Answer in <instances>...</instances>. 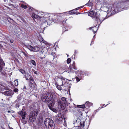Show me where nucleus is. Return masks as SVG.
<instances>
[{
	"mask_svg": "<svg viewBox=\"0 0 129 129\" xmlns=\"http://www.w3.org/2000/svg\"><path fill=\"white\" fill-rule=\"evenodd\" d=\"M104 9H106V10L102 13L104 19L102 21L109 17L106 16L107 15H112L119 12L129 9V0H125L121 3H115L114 4L109 5L108 7H104Z\"/></svg>",
	"mask_w": 129,
	"mask_h": 129,
	"instance_id": "obj_1",
	"label": "nucleus"
},
{
	"mask_svg": "<svg viewBox=\"0 0 129 129\" xmlns=\"http://www.w3.org/2000/svg\"><path fill=\"white\" fill-rule=\"evenodd\" d=\"M58 95L56 93H49L47 94H44L42 97V101L48 103L49 108L53 112H55L56 110L53 108L55 104L58 101Z\"/></svg>",
	"mask_w": 129,
	"mask_h": 129,
	"instance_id": "obj_2",
	"label": "nucleus"
},
{
	"mask_svg": "<svg viewBox=\"0 0 129 129\" xmlns=\"http://www.w3.org/2000/svg\"><path fill=\"white\" fill-rule=\"evenodd\" d=\"M31 111L29 116V120L31 122H33L38 114L37 110L36 109L35 107H31L30 108Z\"/></svg>",
	"mask_w": 129,
	"mask_h": 129,
	"instance_id": "obj_3",
	"label": "nucleus"
},
{
	"mask_svg": "<svg viewBox=\"0 0 129 129\" xmlns=\"http://www.w3.org/2000/svg\"><path fill=\"white\" fill-rule=\"evenodd\" d=\"M44 123L46 127L49 129H53L55 127V124L53 121L50 118H46Z\"/></svg>",
	"mask_w": 129,
	"mask_h": 129,
	"instance_id": "obj_4",
	"label": "nucleus"
},
{
	"mask_svg": "<svg viewBox=\"0 0 129 129\" xmlns=\"http://www.w3.org/2000/svg\"><path fill=\"white\" fill-rule=\"evenodd\" d=\"M88 14V16L91 17H93V18L95 19V20L97 22V24H99L100 22V24L102 22V20L104 19V18L103 17V16L102 15V13L101 14H99V15H100V16H99V18H98L96 15H94V12L93 11L90 12Z\"/></svg>",
	"mask_w": 129,
	"mask_h": 129,
	"instance_id": "obj_5",
	"label": "nucleus"
},
{
	"mask_svg": "<svg viewBox=\"0 0 129 129\" xmlns=\"http://www.w3.org/2000/svg\"><path fill=\"white\" fill-rule=\"evenodd\" d=\"M65 79L63 77H61V80L62 81V84L61 85H59L55 84V85L57 88L59 90H61L66 91L67 90L68 87L66 86L67 85L68 83L65 82Z\"/></svg>",
	"mask_w": 129,
	"mask_h": 129,
	"instance_id": "obj_6",
	"label": "nucleus"
},
{
	"mask_svg": "<svg viewBox=\"0 0 129 129\" xmlns=\"http://www.w3.org/2000/svg\"><path fill=\"white\" fill-rule=\"evenodd\" d=\"M50 14L47 13H41V18H43L44 19L45 21H43V23L42 24L43 25L44 24H47L48 23L47 21L48 20L49 17H50Z\"/></svg>",
	"mask_w": 129,
	"mask_h": 129,
	"instance_id": "obj_7",
	"label": "nucleus"
},
{
	"mask_svg": "<svg viewBox=\"0 0 129 129\" xmlns=\"http://www.w3.org/2000/svg\"><path fill=\"white\" fill-rule=\"evenodd\" d=\"M26 46L30 51L33 52H37L39 49L37 46L33 47L27 44Z\"/></svg>",
	"mask_w": 129,
	"mask_h": 129,
	"instance_id": "obj_8",
	"label": "nucleus"
},
{
	"mask_svg": "<svg viewBox=\"0 0 129 129\" xmlns=\"http://www.w3.org/2000/svg\"><path fill=\"white\" fill-rule=\"evenodd\" d=\"M18 113L22 117V119L21 120L22 122L23 123L26 124V121L24 120L26 115V113L25 111L22 110L21 111L19 112Z\"/></svg>",
	"mask_w": 129,
	"mask_h": 129,
	"instance_id": "obj_9",
	"label": "nucleus"
},
{
	"mask_svg": "<svg viewBox=\"0 0 129 129\" xmlns=\"http://www.w3.org/2000/svg\"><path fill=\"white\" fill-rule=\"evenodd\" d=\"M19 71L24 75L26 80H29L30 76L27 72H26L22 69H20L19 70Z\"/></svg>",
	"mask_w": 129,
	"mask_h": 129,
	"instance_id": "obj_10",
	"label": "nucleus"
},
{
	"mask_svg": "<svg viewBox=\"0 0 129 129\" xmlns=\"http://www.w3.org/2000/svg\"><path fill=\"white\" fill-rule=\"evenodd\" d=\"M50 47L49 44L46 45L42 49L41 52L42 54H45L47 53L48 51V48Z\"/></svg>",
	"mask_w": 129,
	"mask_h": 129,
	"instance_id": "obj_11",
	"label": "nucleus"
},
{
	"mask_svg": "<svg viewBox=\"0 0 129 129\" xmlns=\"http://www.w3.org/2000/svg\"><path fill=\"white\" fill-rule=\"evenodd\" d=\"M24 98L21 95H19L18 96L16 101L19 103L23 104L24 103Z\"/></svg>",
	"mask_w": 129,
	"mask_h": 129,
	"instance_id": "obj_12",
	"label": "nucleus"
},
{
	"mask_svg": "<svg viewBox=\"0 0 129 129\" xmlns=\"http://www.w3.org/2000/svg\"><path fill=\"white\" fill-rule=\"evenodd\" d=\"M61 100L62 101H59L58 102V105L60 106L61 105H63V104H65L66 102V98L63 97L61 98Z\"/></svg>",
	"mask_w": 129,
	"mask_h": 129,
	"instance_id": "obj_13",
	"label": "nucleus"
},
{
	"mask_svg": "<svg viewBox=\"0 0 129 129\" xmlns=\"http://www.w3.org/2000/svg\"><path fill=\"white\" fill-rule=\"evenodd\" d=\"M5 65V63L3 59L0 57V71H2L3 68Z\"/></svg>",
	"mask_w": 129,
	"mask_h": 129,
	"instance_id": "obj_14",
	"label": "nucleus"
},
{
	"mask_svg": "<svg viewBox=\"0 0 129 129\" xmlns=\"http://www.w3.org/2000/svg\"><path fill=\"white\" fill-rule=\"evenodd\" d=\"M41 13H38V15H37L35 13H33L32 15V17L33 18L35 19L38 18L41 19Z\"/></svg>",
	"mask_w": 129,
	"mask_h": 129,
	"instance_id": "obj_15",
	"label": "nucleus"
},
{
	"mask_svg": "<svg viewBox=\"0 0 129 129\" xmlns=\"http://www.w3.org/2000/svg\"><path fill=\"white\" fill-rule=\"evenodd\" d=\"M12 91L7 90L3 92V93L6 95L11 96L12 94Z\"/></svg>",
	"mask_w": 129,
	"mask_h": 129,
	"instance_id": "obj_16",
	"label": "nucleus"
},
{
	"mask_svg": "<svg viewBox=\"0 0 129 129\" xmlns=\"http://www.w3.org/2000/svg\"><path fill=\"white\" fill-rule=\"evenodd\" d=\"M74 10H72L69 11V12H64L62 13L61 14L62 15H67L69 14H75V12L73 11Z\"/></svg>",
	"mask_w": 129,
	"mask_h": 129,
	"instance_id": "obj_17",
	"label": "nucleus"
},
{
	"mask_svg": "<svg viewBox=\"0 0 129 129\" xmlns=\"http://www.w3.org/2000/svg\"><path fill=\"white\" fill-rule=\"evenodd\" d=\"M54 120L57 123H59L60 120H61V118H60L59 117L55 116L53 117Z\"/></svg>",
	"mask_w": 129,
	"mask_h": 129,
	"instance_id": "obj_18",
	"label": "nucleus"
},
{
	"mask_svg": "<svg viewBox=\"0 0 129 129\" xmlns=\"http://www.w3.org/2000/svg\"><path fill=\"white\" fill-rule=\"evenodd\" d=\"M93 105L92 103L88 101L86 102L85 104V106L88 107L92 106Z\"/></svg>",
	"mask_w": 129,
	"mask_h": 129,
	"instance_id": "obj_19",
	"label": "nucleus"
},
{
	"mask_svg": "<svg viewBox=\"0 0 129 129\" xmlns=\"http://www.w3.org/2000/svg\"><path fill=\"white\" fill-rule=\"evenodd\" d=\"M84 71H80L79 72V74H80V76L79 75V76L80 77V78H82L84 76Z\"/></svg>",
	"mask_w": 129,
	"mask_h": 129,
	"instance_id": "obj_20",
	"label": "nucleus"
},
{
	"mask_svg": "<svg viewBox=\"0 0 129 129\" xmlns=\"http://www.w3.org/2000/svg\"><path fill=\"white\" fill-rule=\"evenodd\" d=\"M90 29H91L94 32V33H95L97 31L98 29H97L96 27V26L93 27H90Z\"/></svg>",
	"mask_w": 129,
	"mask_h": 129,
	"instance_id": "obj_21",
	"label": "nucleus"
},
{
	"mask_svg": "<svg viewBox=\"0 0 129 129\" xmlns=\"http://www.w3.org/2000/svg\"><path fill=\"white\" fill-rule=\"evenodd\" d=\"M39 39L40 42H41L43 43L46 44H47V43L46 41H45V40H44L41 37Z\"/></svg>",
	"mask_w": 129,
	"mask_h": 129,
	"instance_id": "obj_22",
	"label": "nucleus"
},
{
	"mask_svg": "<svg viewBox=\"0 0 129 129\" xmlns=\"http://www.w3.org/2000/svg\"><path fill=\"white\" fill-rule=\"evenodd\" d=\"M48 52L49 54H50L51 53H52V48H50V47L48 48Z\"/></svg>",
	"mask_w": 129,
	"mask_h": 129,
	"instance_id": "obj_23",
	"label": "nucleus"
},
{
	"mask_svg": "<svg viewBox=\"0 0 129 129\" xmlns=\"http://www.w3.org/2000/svg\"><path fill=\"white\" fill-rule=\"evenodd\" d=\"M30 62L35 66H36V64L35 61L33 60H31L30 61Z\"/></svg>",
	"mask_w": 129,
	"mask_h": 129,
	"instance_id": "obj_24",
	"label": "nucleus"
},
{
	"mask_svg": "<svg viewBox=\"0 0 129 129\" xmlns=\"http://www.w3.org/2000/svg\"><path fill=\"white\" fill-rule=\"evenodd\" d=\"M34 9L32 7L29 8L28 10V12L30 13H31V12L32 11H33Z\"/></svg>",
	"mask_w": 129,
	"mask_h": 129,
	"instance_id": "obj_25",
	"label": "nucleus"
},
{
	"mask_svg": "<svg viewBox=\"0 0 129 129\" xmlns=\"http://www.w3.org/2000/svg\"><path fill=\"white\" fill-rule=\"evenodd\" d=\"M5 44V43L4 42H0V47H3Z\"/></svg>",
	"mask_w": 129,
	"mask_h": 129,
	"instance_id": "obj_26",
	"label": "nucleus"
},
{
	"mask_svg": "<svg viewBox=\"0 0 129 129\" xmlns=\"http://www.w3.org/2000/svg\"><path fill=\"white\" fill-rule=\"evenodd\" d=\"M87 5L88 6H91L93 5V3L92 2L89 1L87 4Z\"/></svg>",
	"mask_w": 129,
	"mask_h": 129,
	"instance_id": "obj_27",
	"label": "nucleus"
},
{
	"mask_svg": "<svg viewBox=\"0 0 129 129\" xmlns=\"http://www.w3.org/2000/svg\"><path fill=\"white\" fill-rule=\"evenodd\" d=\"M18 80H15L14 81V82L15 83V86H17L18 85Z\"/></svg>",
	"mask_w": 129,
	"mask_h": 129,
	"instance_id": "obj_28",
	"label": "nucleus"
},
{
	"mask_svg": "<svg viewBox=\"0 0 129 129\" xmlns=\"http://www.w3.org/2000/svg\"><path fill=\"white\" fill-rule=\"evenodd\" d=\"M7 20L10 23L12 22L13 21V20L10 17L8 18Z\"/></svg>",
	"mask_w": 129,
	"mask_h": 129,
	"instance_id": "obj_29",
	"label": "nucleus"
},
{
	"mask_svg": "<svg viewBox=\"0 0 129 129\" xmlns=\"http://www.w3.org/2000/svg\"><path fill=\"white\" fill-rule=\"evenodd\" d=\"M29 86L31 88H33L34 87L35 85V86L34 84H33V83H30V84Z\"/></svg>",
	"mask_w": 129,
	"mask_h": 129,
	"instance_id": "obj_30",
	"label": "nucleus"
},
{
	"mask_svg": "<svg viewBox=\"0 0 129 129\" xmlns=\"http://www.w3.org/2000/svg\"><path fill=\"white\" fill-rule=\"evenodd\" d=\"M89 74V73L87 71H85L84 72V76H85L86 75L88 76Z\"/></svg>",
	"mask_w": 129,
	"mask_h": 129,
	"instance_id": "obj_31",
	"label": "nucleus"
},
{
	"mask_svg": "<svg viewBox=\"0 0 129 129\" xmlns=\"http://www.w3.org/2000/svg\"><path fill=\"white\" fill-rule=\"evenodd\" d=\"M50 17H49L48 18V19L49 20H51L53 19V15L50 14Z\"/></svg>",
	"mask_w": 129,
	"mask_h": 129,
	"instance_id": "obj_32",
	"label": "nucleus"
},
{
	"mask_svg": "<svg viewBox=\"0 0 129 129\" xmlns=\"http://www.w3.org/2000/svg\"><path fill=\"white\" fill-rule=\"evenodd\" d=\"M72 66L73 68L75 69H76V67L75 66V62L74 61L73 63L72 64Z\"/></svg>",
	"mask_w": 129,
	"mask_h": 129,
	"instance_id": "obj_33",
	"label": "nucleus"
},
{
	"mask_svg": "<svg viewBox=\"0 0 129 129\" xmlns=\"http://www.w3.org/2000/svg\"><path fill=\"white\" fill-rule=\"evenodd\" d=\"M71 61V59L70 58H68L67 60V63L68 64H69L70 62Z\"/></svg>",
	"mask_w": 129,
	"mask_h": 129,
	"instance_id": "obj_34",
	"label": "nucleus"
},
{
	"mask_svg": "<svg viewBox=\"0 0 129 129\" xmlns=\"http://www.w3.org/2000/svg\"><path fill=\"white\" fill-rule=\"evenodd\" d=\"M21 7L23 8H24V9H26L27 8V7L26 5H21Z\"/></svg>",
	"mask_w": 129,
	"mask_h": 129,
	"instance_id": "obj_35",
	"label": "nucleus"
},
{
	"mask_svg": "<svg viewBox=\"0 0 129 129\" xmlns=\"http://www.w3.org/2000/svg\"><path fill=\"white\" fill-rule=\"evenodd\" d=\"M76 80L77 81V82H78L79 81H80V79L78 77H76Z\"/></svg>",
	"mask_w": 129,
	"mask_h": 129,
	"instance_id": "obj_36",
	"label": "nucleus"
},
{
	"mask_svg": "<svg viewBox=\"0 0 129 129\" xmlns=\"http://www.w3.org/2000/svg\"><path fill=\"white\" fill-rule=\"evenodd\" d=\"M79 119L77 118V119H74V122H75L76 121V122H79Z\"/></svg>",
	"mask_w": 129,
	"mask_h": 129,
	"instance_id": "obj_37",
	"label": "nucleus"
},
{
	"mask_svg": "<svg viewBox=\"0 0 129 129\" xmlns=\"http://www.w3.org/2000/svg\"><path fill=\"white\" fill-rule=\"evenodd\" d=\"M69 70H70V72H68V73H69L70 72H73V73L74 72V71H73V70L71 68H69Z\"/></svg>",
	"mask_w": 129,
	"mask_h": 129,
	"instance_id": "obj_38",
	"label": "nucleus"
},
{
	"mask_svg": "<svg viewBox=\"0 0 129 129\" xmlns=\"http://www.w3.org/2000/svg\"><path fill=\"white\" fill-rule=\"evenodd\" d=\"M0 75L2 76L4 75V73L3 71H0Z\"/></svg>",
	"mask_w": 129,
	"mask_h": 129,
	"instance_id": "obj_39",
	"label": "nucleus"
},
{
	"mask_svg": "<svg viewBox=\"0 0 129 129\" xmlns=\"http://www.w3.org/2000/svg\"><path fill=\"white\" fill-rule=\"evenodd\" d=\"M85 106V105H82L80 106V108H83L84 109V108Z\"/></svg>",
	"mask_w": 129,
	"mask_h": 129,
	"instance_id": "obj_40",
	"label": "nucleus"
},
{
	"mask_svg": "<svg viewBox=\"0 0 129 129\" xmlns=\"http://www.w3.org/2000/svg\"><path fill=\"white\" fill-rule=\"evenodd\" d=\"M53 60L54 61H55V62H53L54 63V64L56 63V62H57L56 58H54Z\"/></svg>",
	"mask_w": 129,
	"mask_h": 129,
	"instance_id": "obj_41",
	"label": "nucleus"
},
{
	"mask_svg": "<svg viewBox=\"0 0 129 129\" xmlns=\"http://www.w3.org/2000/svg\"><path fill=\"white\" fill-rule=\"evenodd\" d=\"M74 54H75V55H74V58L75 57V54H76V53H77V52L76 50H75L74 51Z\"/></svg>",
	"mask_w": 129,
	"mask_h": 129,
	"instance_id": "obj_42",
	"label": "nucleus"
},
{
	"mask_svg": "<svg viewBox=\"0 0 129 129\" xmlns=\"http://www.w3.org/2000/svg\"><path fill=\"white\" fill-rule=\"evenodd\" d=\"M9 41H10V42L11 43H13L14 42V40H13L9 39Z\"/></svg>",
	"mask_w": 129,
	"mask_h": 129,
	"instance_id": "obj_43",
	"label": "nucleus"
},
{
	"mask_svg": "<svg viewBox=\"0 0 129 129\" xmlns=\"http://www.w3.org/2000/svg\"><path fill=\"white\" fill-rule=\"evenodd\" d=\"M18 89H14V91L15 92H16L18 91Z\"/></svg>",
	"mask_w": 129,
	"mask_h": 129,
	"instance_id": "obj_44",
	"label": "nucleus"
},
{
	"mask_svg": "<svg viewBox=\"0 0 129 129\" xmlns=\"http://www.w3.org/2000/svg\"><path fill=\"white\" fill-rule=\"evenodd\" d=\"M46 57V55H44L43 57H42L40 58L41 59H43L44 58H45Z\"/></svg>",
	"mask_w": 129,
	"mask_h": 129,
	"instance_id": "obj_45",
	"label": "nucleus"
},
{
	"mask_svg": "<svg viewBox=\"0 0 129 129\" xmlns=\"http://www.w3.org/2000/svg\"><path fill=\"white\" fill-rule=\"evenodd\" d=\"M38 72H37V71H35L34 73L35 74H36L37 75H38Z\"/></svg>",
	"mask_w": 129,
	"mask_h": 129,
	"instance_id": "obj_46",
	"label": "nucleus"
},
{
	"mask_svg": "<svg viewBox=\"0 0 129 129\" xmlns=\"http://www.w3.org/2000/svg\"><path fill=\"white\" fill-rule=\"evenodd\" d=\"M16 108H19V105L18 104L16 105Z\"/></svg>",
	"mask_w": 129,
	"mask_h": 129,
	"instance_id": "obj_47",
	"label": "nucleus"
},
{
	"mask_svg": "<svg viewBox=\"0 0 129 129\" xmlns=\"http://www.w3.org/2000/svg\"><path fill=\"white\" fill-rule=\"evenodd\" d=\"M79 7H78V8H76L75 9H74V10H78V9H79Z\"/></svg>",
	"mask_w": 129,
	"mask_h": 129,
	"instance_id": "obj_48",
	"label": "nucleus"
},
{
	"mask_svg": "<svg viewBox=\"0 0 129 129\" xmlns=\"http://www.w3.org/2000/svg\"><path fill=\"white\" fill-rule=\"evenodd\" d=\"M29 78H30V81H33V79L31 77H30V76L29 77Z\"/></svg>",
	"mask_w": 129,
	"mask_h": 129,
	"instance_id": "obj_49",
	"label": "nucleus"
},
{
	"mask_svg": "<svg viewBox=\"0 0 129 129\" xmlns=\"http://www.w3.org/2000/svg\"><path fill=\"white\" fill-rule=\"evenodd\" d=\"M66 21H63L62 22V23L63 24H64V23H66Z\"/></svg>",
	"mask_w": 129,
	"mask_h": 129,
	"instance_id": "obj_50",
	"label": "nucleus"
},
{
	"mask_svg": "<svg viewBox=\"0 0 129 129\" xmlns=\"http://www.w3.org/2000/svg\"><path fill=\"white\" fill-rule=\"evenodd\" d=\"M7 112H8V113H11V111H10L9 110V111H7Z\"/></svg>",
	"mask_w": 129,
	"mask_h": 129,
	"instance_id": "obj_51",
	"label": "nucleus"
},
{
	"mask_svg": "<svg viewBox=\"0 0 129 129\" xmlns=\"http://www.w3.org/2000/svg\"><path fill=\"white\" fill-rule=\"evenodd\" d=\"M83 7H84V6H81V7H79V8H82Z\"/></svg>",
	"mask_w": 129,
	"mask_h": 129,
	"instance_id": "obj_52",
	"label": "nucleus"
},
{
	"mask_svg": "<svg viewBox=\"0 0 129 129\" xmlns=\"http://www.w3.org/2000/svg\"><path fill=\"white\" fill-rule=\"evenodd\" d=\"M93 41H91V44H90V45H91L92 44V43H93Z\"/></svg>",
	"mask_w": 129,
	"mask_h": 129,
	"instance_id": "obj_53",
	"label": "nucleus"
},
{
	"mask_svg": "<svg viewBox=\"0 0 129 129\" xmlns=\"http://www.w3.org/2000/svg\"><path fill=\"white\" fill-rule=\"evenodd\" d=\"M89 1L90 2H92L93 1V0H90Z\"/></svg>",
	"mask_w": 129,
	"mask_h": 129,
	"instance_id": "obj_54",
	"label": "nucleus"
},
{
	"mask_svg": "<svg viewBox=\"0 0 129 129\" xmlns=\"http://www.w3.org/2000/svg\"><path fill=\"white\" fill-rule=\"evenodd\" d=\"M23 88L24 89H26V87L25 86H24Z\"/></svg>",
	"mask_w": 129,
	"mask_h": 129,
	"instance_id": "obj_55",
	"label": "nucleus"
},
{
	"mask_svg": "<svg viewBox=\"0 0 129 129\" xmlns=\"http://www.w3.org/2000/svg\"><path fill=\"white\" fill-rule=\"evenodd\" d=\"M108 105V104L106 105L105 106H107Z\"/></svg>",
	"mask_w": 129,
	"mask_h": 129,
	"instance_id": "obj_56",
	"label": "nucleus"
},
{
	"mask_svg": "<svg viewBox=\"0 0 129 129\" xmlns=\"http://www.w3.org/2000/svg\"><path fill=\"white\" fill-rule=\"evenodd\" d=\"M68 56H69V55H67V56H68Z\"/></svg>",
	"mask_w": 129,
	"mask_h": 129,
	"instance_id": "obj_57",
	"label": "nucleus"
},
{
	"mask_svg": "<svg viewBox=\"0 0 129 129\" xmlns=\"http://www.w3.org/2000/svg\"><path fill=\"white\" fill-rule=\"evenodd\" d=\"M104 105H105V104H103V106H104Z\"/></svg>",
	"mask_w": 129,
	"mask_h": 129,
	"instance_id": "obj_58",
	"label": "nucleus"
},
{
	"mask_svg": "<svg viewBox=\"0 0 129 129\" xmlns=\"http://www.w3.org/2000/svg\"><path fill=\"white\" fill-rule=\"evenodd\" d=\"M42 62H43V60H42Z\"/></svg>",
	"mask_w": 129,
	"mask_h": 129,
	"instance_id": "obj_59",
	"label": "nucleus"
},
{
	"mask_svg": "<svg viewBox=\"0 0 129 129\" xmlns=\"http://www.w3.org/2000/svg\"><path fill=\"white\" fill-rule=\"evenodd\" d=\"M95 36V35L94 36H93V37H94Z\"/></svg>",
	"mask_w": 129,
	"mask_h": 129,
	"instance_id": "obj_60",
	"label": "nucleus"
}]
</instances>
